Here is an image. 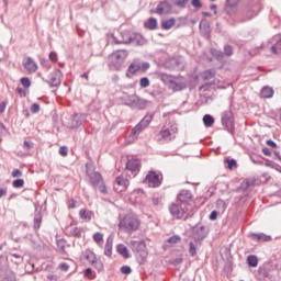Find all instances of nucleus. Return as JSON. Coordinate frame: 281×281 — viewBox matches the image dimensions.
<instances>
[{"label":"nucleus","instance_id":"nucleus-53","mask_svg":"<svg viewBox=\"0 0 281 281\" xmlns=\"http://www.w3.org/2000/svg\"><path fill=\"white\" fill-rule=\"evenodd\" d=\"M225 202L222 200V199H220V200H217L216 201V207H217V210H221L222 212H224V210H225Z\"/></svg>","mask_w":281,"mask_h":281},{"label":"nucleus","instance_id":"nucleus-51","mask_svg":"<svg viewBox=\"0 0 281 281\" xmlns=\"http://www.w3.org/2000/svg\"><path fill=\"white\" fill-rule=\"evenodd\" d=\"M22 147L24 148V150H32V148H34V143L30 140H24Z\"/></svg>","mask_w":281,"mask_h":281},{"label":"nucleus","instance_id":"nucleus-24","mask_svg":"<svg viewBox=\"0 0 281 281\" xmlns=\"http://www.w3.org/2000/svg\"><path fill=\"white\" fill-rule=\"evenodd\" d=\"M131 43H133V45H146V40L142 34H132Z\"/></svg>","mask_w":281,"mask_h":281},{"label":"nucleus","instance_id":"nucleus-52","mask_svg":"<svg viewBox=\"0 0 281 281\" xmlns=\"http://www.w3.org/2000/svg\"><path fill=\"white\" fill-rule=\"evenodd\" d=\"M226 164H227L229 170H232L233 168H236V166H237L236 159H234V158L226 159Z\"/></svg>","mask_w":281,"mask_h":281},{"label":"nucleus","instance_id":"nucleus-15","mask_svg":"<svg viewBox=\"0 0 281 281\" xmlns=\"http://www.w3.org/2000/svg\"><path fill=\"white\" fill-rule=\"evenodd\" d=\"M172 4L168 1H160L156 8V14H170Z\"/></svg>","mask_w":281,"mask_h":281},{"label":"nucleus","instance_id":"nucleus-4","mask_svg":"<svg viewBox=\"0 0 281 281\" xmlns=\"http://www.w3.org/2000/svg\"><path fill=\"white\" fill-rule=\"evenodd\" d=\"M262 10V4L260 3V0H255L254 2L249 3L245 9V18H241V23H245L247 21H251V19H255V16H258V12Z\"/></svg>","mask_w":281,"mask_h":281},{"label":"nucleus","instance_id":"nucleus-48","mask_svg":"<svg viewBox=\"0 0 281 281\" xmlns=\"http://www.w3.org/2000/svg\"><path fill=\"white\" fill-rule=\"evenodd\" d=\"M180 241H181V237L179 235H173L168 238V243H170L171 245H177V243H180Z\"/></svg>","mask_w":281,"mask_h":281},{"label":"nucleus","instance_id":"nucleus-56","mask_svg":"<svg viewBox=\"0 0 281 281\" xmlns=\"http://www.w3.org/2000/svg\"><path fill=\"white\" fill-rule=\"evenodd\" d=\"M11 176L16 179L19 177H23V172L20 169H14L11 173Z\"/></svg>","mask_w":281,"mask_h":281},{"label":"nucleus","instance_id":"nucleus-38","mask_svg":"<svg viewBox=\"0 0 281 281\" xmlns=\"http://www.w3.org/2000/svg\"><path fill=\"white\" fill-rule=\"evenodd\" d=\"M145 27L147 30H157V19L150 18L147 22H145Z\"/></svg>","mask_w":281,"mask_h":281},{"label":"nucleus","instance_id":"nucleus-36","mask_svg":"<svg viewBox=\"0 0 281 281\" xmlns=\"http://www.w3.org/2000/svg\"><path fill=\"white\" fill-rule=\"evenodd\" d=\"M139 69H142V64H137V63H132L128 68L127 71L132 75L137 74V71H139Z\"/></svg>","mask_w":281,"mask_h":281},{"label":"nucleus","instance_id":"nucleus-3","mask_svg":"<svg viewBox=\"0 0 281 281\" xmlns=\"http://www.w3.org/2000/svg\"><path fill=\"white\" fill-rule=\"evenodd\" d=\"M128 56V50L120 49L110 55V69L112 71H122L124 69V61Z\"/></svg>","mask_w":281,"mask_h":281},{"label":"nucleus","instance_id":"nucleus-27","mask_svg":"<svg viewBox=\"0 0 281 281\" xmlns=\"http://www.w3.org/2000/svg\"><path fill=\"white\" fill-rule=\"evenodd\" d=\"M43 223V215L41 211H35L34 215V229H41V224Z\"/></svg>","mask_w":281,"mask_h":281},{"label":"nucleus","instance_id":"nucleus-42","mask_svg":"<svg viewBox=\"0 0 281 281\" xmlns=\"http://www.w3.org/2000/svg\"><path fill=\"white\" fill-rule=\"evenodd\" d=\"M248 267H258V257L250 255L247 257Z\"/></svg>","mask_w":281,"mask_h":281},{"label":"nucleus","instance_id":"nucleus-62","mask_svg":"<svg viewBox=\"0 0 281 281\" xmlns=\"http://www.w3.org/2000/svg\"><path fill=\"white\" fill-rule=\"evenodd\" d=\"M209 218H210V221H216V218H218V212L212 211Z\"/></svg>","mask_w":281,"mask_h":281},{"label":"nucleus","instance_id":"nucleus-8","mask_svg":"<svg viewBox=\"0 0 281 281\" xmlns=\"http://www.w3.org/2000/svg\"><path fill=\"white\" fill-rule=\"evenodd\" d=\"M145 181L148 182L149 188H159L164 181V176L157 171H149Z\"/></svg>","mask_w":281,"mask_h":281},{"label":"nucleus","instance_id":"nucleus-45","mask_svg":"<svg viewBox=\"0 0 281 281\" xmlns=\"http://www.w3.org/2000/svg\"><path fill=\"white\" fill-rule=\"evenodd\" d=\"M92 238H93V241L97 243V245H100V243L104 240V234L97 232L93 234Z\"/></svg>","mask_w":281,"mask_h":281},{"label":"nucleus","instance_id":"nucleus-50","mask_svg":"<svg viewBox=\"0 0 281 281\" xmlns=\"http://www.w3.org/2000/svg\"><path fill=\"white\" fill-rule=\"evenodd\" d=\"M12 186L14 188H23V186H25V180L23 179H16L12 182Z\"/></svg>","mask_w":281,"mask_h":281},{"label":"nucleus","instance_id":"nucleus-41","mask_svg":"<svg viewBox=\"0 0 281 281\" xmlns=\"http://www.w3.org/2000/svg\"><path fill=\"white\" fill-rule=\"evenodd\" d=\"M70 236H75V238H81L82 236V228L74 227L69 231Z\"/></svg>","mask_w":281,"mask_h":281},{"label":"nucleus","instance_id":"nucleus-37","mask_svg":"<svg viewBox=\"0 0 281 281\" xmlns=\"http://www.w3.org/2000/svg\"><path fill=\"white\" fill-rule=\"evenodd\" d=\"M196 251H199V246L195 243L190 241L189 243V254H190L191 258L196 257Z\"/></svg>","mask_w":281,"mask_h":281},{"label":"nucleus","instance_id":"nucleus-28","mask_svg":"<svg viewBox=\"0 0 281 281\" xmlns=\"http://www.w3.org/2000/svg\"><path fill=\"white\" fill-rule=\"evenodd\" d=\"M261 98H273V88L265 86L260 92Z\"/></svg>","mask_w":281,"mask_h":281},{"label":"nucleus","instance_id":"nucleus-5","mask_svg":"<svg viewBox=\"0 0 281 281\" xmlns=\"http://www.w3.org/2000/svg\"><path fill=\"white\" fill-rule=\"evenodd\" d=\"M150 122H153V114L145 115L144 119L132 130L131 137H133V139L139 137L142 131H144Z\"/></svg>","mask_w":281,"mask_h":281},{"label":"nucleus","instance_id":"nucleus-49","mask_svg":"<svg viewBox=\"0 0 281 281\" xmlns=\"http://www.w3.org/2000/svg\"><path fill=\"white\" fill-rule=\"evenodd\" d=\"M121 273L124 276H131V273H133V269H131V266H123L121 267Z\"/></svg>","mask_w":281,"mask_h":281},{"label":"nucleus","instance_id":"nucleus-44","mask_svg":"<svg viewBox=\"0 0 281 281\" xmlns=\"http://www.w3.org/2000/svg\"><path fill=\"white\" fill-rule=\"evenodd\" d=\"M188 3H190V0H176L173 2V5H176L177 8H180L181 10L186 9Z\"/></svg>","mask_w":281,"mask_h":281},{"label":"nucleus","instance_id":"nucleus-60","mask_svg":"<svg viewBox=\"0 0 281 281\" xmlns=\"http://www.w3.org/2000/svg\"><path fill=\"white\" fill-rule=\"evenodd\" d=\"M191 4L193 8H203V3H201V0H192Z\"/></svg>","mask_w":281,"mask_h":281},{"label":"nucleus","instance_id":"nucleus-13","mask_svg":"<svg viewBox=\"0 0 281 281\" xmlns=\"http://www.w3.org/2000/svg\"><path fill=\"white\" fill-rule=\"evenodd\" d=\"M211 53H212V56H214V58H216L217 60H223L225 56H232V54H234V50L232 46L225 45L224 53L218 49H212Z\"/></svg>","mask_w":281,"mask_h":281},{"label":"nucleus","instance_id":"nucleus-46","mask_svg":"<svg viewBox=\"0 0 281 281\" xmlns=\"http://www.w3.org/2000/svg\"><path fill=\"white\" fill-rule=\"evenodd\" d=\"M139 87L142 89H147V87H150V79H148V77H143L139 80Z\"/></svg>","mask_w":281,"mask_h":281},{"label":"nucleus","instance_id":"nucleus-63","mask_svg":"<svg viewBox=\"0 0 281 281\" xmlns=\"http://www.w3.org/2000/svg\"><path fill=\"white\" fill-rule=\"evenodd\" d=\"M59 155H61V157H67L68 151L66 146L59 148Z\"/></svg>","mask_w":281,"mask_h":281},{"label":"nucleus","instance_id":"nucleus-30","mask_svg":"<svg viewBox=\"0 0 281 281\" xmlns=\"http://www.w3.org/2000/svg\"><path fill=\"white\" fill-rule=\"evenodd\" d=\"M216 76V69L211 68L202 72V80H212Z\"/></svg>","mask_w":281,"mask_h":281},{"label":"nucleus","instance_id":"nucleus-1","mask_svg":"<svg viewBox=\"0 0 281 281\" xmlns=\"http://www.w3.org/2000/svg\"><path fill=\"white\" fill-rule=\"evenodd\" d=\"M139 225H142V220H139V216L134 213L126 214L119 223L120 229H123L127 234L137 232V229H139Z\"/></svg>","mask_w":281,"mask_h":281},{"label":"nucleus","instance_id":"nucleus-29","mask_svg":"<svg viewBox=\"0 0 281 281\" xmlns=\"http://www.w3.org/2000/svg\"><path fill=\"white\" fill-rule=\"evenodd\" d=\"M85 120H86L85 114H75L72 117V125L82 126V123L85 122Z\"/></svg>","mask_w":281,"mask_h":281},{"label":"nucleus","instance_id":"nucleus-32","mask_svg":"<svg viewBox=\"0 0 281 281\" xmlns=\"http://www.w3.org/2000/svg\"><path fill=\"white\" fill-rule=\"evenodd\" d=\"M116 249L117 254H120V256H122L123 258H131V255H128V248H126V246H124L123 244H120Z\"/></svg>","mask_w":281,"mask_h":281},{"label":"nucleus","instance_id":"nucleus-35","mask_svg":"<svg viewBox=\"0 0 281 281\" xmlns=\"http://www.w3.org/2000/svg\"><path fill=\"white\" fill-rule=\"evenodd\" d=\"M175 23H176L175 18L162 21V23H161L162 30H172Z\"/></svg>","mask_w":281,"mask_h":281},{"label":"nucleus","instance_id":"nucleus-43","mask_svg":"<svg viewBox=\"0 0 281 281\" xmlns=\"http://www.w3.org/2000/svg\"><path fill=\"white\" fill-rule=\"evenodd\" d=\"M116 183H117V186H122V188H127L128 187V179L124 178L123 176H119L116 178Z\"/></svg>","mask_w":281,"mask_h":281},{"label":"nucleus","instance_id":"nucleus-58","mask_svg":"<svg viewBox=\"0 0 281 281\" xmlns=\"http://www.w3.org/2000/svg\"><path fill=\"white\" fill-rule=\"evenodd\" d=\"M238 1L240 0H226V5L228 8H234L235 5H238Z\"/></svg>","mask_w":281,"mask_h":281},{"label":"nucleus","instance_id":"nucleus-22","mask_svg":"<svg viewBox=\"0 0 281 281\" xmlns=\"http://www.w3.org/2000/svg\"><path fill=\"white\" fill-rule=\"evenodd\" d=\"M252 236L258 243H269L271 240V236L263 233H254Z\"/></svg>","mask_w":281,"mask_h":281},{"label":"nucleus","instance_id":"nucleus-23","mask_svg":"<svg viewBox=\"0 0 281 281\" xmlns=\"http://www.w3.org/2000/svg\"><path fill=\"white\" fill-rule=\"evenodd\" d=\"M190 199H192V193L188 190L181 191L178 195V201H180V203H188Z\"/></svg>","mask_w":281,"mask_h":281},{"label":"nucleus","instance_id":"nucleus-34","mask_svg":"<svg viewBox=\"0 0 281 281\" xmlns=\"http://www.w3.org/2000/svg\"><path fill=\"white\" fill-rule=\"evenodd\" d=\"M7 260H11V262H14V265H21V262H23V257L21 255H9L7 257Z\"/></svg>","mask_w":281,"mask_h":281},{"label":"nucleus","instance_id":"nucleus-14","mask_svg":"<svg viewBox=\"0 0 281 281\" xmlns=\"http://www.w3.org/2000/svg\"><path fill=\"white\" fill-rule=\"evenodd\" d=\"M61 78H63V71L57 69L48 76V85L52 87H58V85H60Z\"/></svg>","mask_w":281,"mask_h":281},{"label":"nucleus","instance_id":"nucleus-26","mask_svg":"<svg viewBox=\"0 0 281 281\" xmlns=\"http://www.w3.org/2000/svg\"><path fill=\"white\" fill-rule=\"evenodd\" d=\"M195 235L198 236L199 240H203L207 236V229L205 226H196Z\"/></svg>","mask_w":281,"mask_h":281},{"label":"nucleus","instance_id":"nucleus-2","mask_svg":"<svg viewBox=\"0 0 281 281\" xmlns=\"http://www.w3.org/2000/svg\"><path fill=\"white\" fill-rule=\"evenodd\" d=\"M179 127H177V123L168 121L162 125L160 132L158 133V139L162 142H173V139H177Z\"/></svg>","mask_w":281,"mask_h":281},{"label":"nucleus","instance_id":"nucleus-33","mask_svg":"<svg viewBox=\"0 0 281 281\" xmlns=\"http://www.w3.org/2000/svg\"><path fill=\"white\" fill-rule=\"evenodd\" d=\"M3 281H16V274L14 273V271L7 269L4 271Z\"/></svg>","mask_w":281,"mask_h":281},{"label":"nucleus","instance_id":"nucleus-59","mask_svg":"<svg viewBox=\"0 0 281 281\" xmlns=\"http://www.w3.org/2000/svg\"><path fill=\"white\" fill-rule=\"evenodd\" d=\"M59 269H60V271H69V263H67V262H61V263L59 265Z\"/></svg>","mask_w":281,"mask_h":281},{"label":"nucleus","instance_id":"nucleus-11","mask_svg":"<svg viewBox=\"0 0 281 281\" xmlns=\"http://www.w3.org/2000/svg\"><path fill=\"white\" fill-rule=\"evenodd\" d=\"M131 247L132 251H134V254H138L140 258L144 259L148 256L146 254V244L144 241H132Z\"/></svg>","mask_w":281,"mask_h":281},{"label":"nucleus","instance_id":"nucleus-25","mask_svg":"<svg viewBox=\"0 0 281 281\" xmlns=\"http://www.w3.org/2000/svg\"><path fill=\"white\" fill-rule=\"evenodd\" d=\"M79 216L82 221H91V218H93V212L87 209H81L79 211Z\"/></svg>","mask_w":281,"mask_h":281},{"label":"nucleus","instance_id":"nucleus-10","mask_svg":"<svg viewBox=\"0 0 281 281\" xmlns=\"http://www.w3.org/2000/svg\"><path fill=\"white\" fill-rule=\"evenodd\" d=\"M222 124L227 131H234V113H232V111L224 112Z\"/></svg>","mask_w":281,"mask_h":281},{"label":"nucleus","instance_id":"nucleus-12","mask_svg":"<svg viewBox=\"0 0 281 281\" xmlns=\"http://www.w3.org/2000/svg\"><path fill=\"white\" fill-rule=\"evenodd\" d=\"M22 65L29 74H36V71H38V64H36L32 57L24 58Z\"/></svg>","mask_w":281,"mask_h":281},{"label":"nucleus","instance_id":"nucleus-39","mask_svg":"<svg viewBox=\"0 0 281 281\" xmlns=\"http://www.w3.org/2000/svg\"><path fill=\"white\" fill-rule=\"evenodd\" d=\"M200 30L205 35L210 34V23H207V20H202L200 22Z\"/></svg>","mask_w":281,"mask_h":281},{"label":"nucleus","instance_id":"nucleus-6","mask_svg":"<svg viewBox=\"0 0 281 281\" xmlns=\"http://www.w3.org/2000/svg\"><path fill=\"white\" fill-rule=\"evenodd\" d=\"M110 41L113 45H130L131 41H133V34L128 31L121 32V40L115 36V34H110Z\"/></svg>","mask_w":281,"mask_h":281},{"label":"nucleus","instance_id":"nucleus-9","mask_svg":"<svg viewBox=\"0 0 281 281\" xmlns=\"http://www.w3.org/2000/svg\"><path fill=\"white\" fill-rule=\"evenodd\" d=\"M169 212H170L171 216H173V218L181 220V218H184V216H186V209H183V206H181L180 204H177V203H172L169 206Z\"/></svg>","mask_w":281,"mask_h":281},{"label":"nucleus","instance_id":"nucleus-61","mask_svg":"<svg viewBox=\"0 0 281 281\" xmlns=\"http://www.w3.org/2000/svg\"><path fill=\"white\" fill-rule=\"evenodd\" d=\"M140 69H142V71H147V69H150V63L144 61V63L140 65Z\"/></svg>","mask_w":281,"mask_h":281},{"label":"nucleus","instance_id":"nucleus-54","mask_svg":"<svg viewBox=\"0 0 281 281\" xmlns=\"http://www.w3.org/2000/svg\"><path fill=\"white\" fill-rule=\"evenodd\" d=\"M99 189V191L102 193V194H108L109 191L106 190V184H104V182L100 183L98 187H95Z\"/></svg>","mask_w":281,"mask_h":281},{"label":"nucleus","instance_id":"nucleus-55","mask_svg":"<svg viewBox=\"0 0 281 281\" xmlns=\"http://www.w3.org/2000/svg\"><path fill=\"white\" fill-rule=\"evenodd\" d=\"M49 60H52V63H58V54H56V52H50Z\"/></svg>","mask_w":281,"mask_h":281},{"label":"nucleus","instance_id":"nucleus-40","mask_svg":"<svg viewBox=\"0 0 281 281\" xmlns=\"http://www.w3.org/2000/svg\"><path fill=\"white\" fill-rule=\"evenodd\" d=\"M91 267H94L97 271H104V263H102V260L100 259H94V261L91 263Z\"/></svg>","mask_w":281,"mask_h":281},{"label":"nucleus","instance_id":"nucleus-57","mask_svg":"<svg viewBox=\"0 0 281 281\" xmlns=\"http://www.w3.org/2000/svg\"><path fill=\"white\" fill-rule=\"evenodd\" d=\"M38 111H41V105L38 103H33L31 106V112L38 113Z\"/></svg>","mask_w":281,"mask_h":281},{"label":"nucleus","instance_id":"nucleus-18","mask_svg":"<svg viewBox=\"0 0 281 281\" xmlns=\"http://www.w3.org/2000/svg\"><path fill=\"white\" fill-rule=\"evenodd\" d=\"M98 257L95 256V252H93L92 250H85L81 254V260H87V262H89V265H93V262L95 261Z\"/></svg>","mask_w":281,"mask_h":281},{"label":"nucleus","instance_id":"nucleus-21","mask_svg":"<svg viewBox=\"0 0 281 281\" xmlns=\"http://www.w3.org/2000/svg\"><path fill=\"white\" fill-rule=\"evenodd\" d=\"M255 183H256V181L246 179L240 183L238 190L241 192H247V190H249L251 187H254Z\"/></svg>","mask_w":281,"mask_h":281},{"label":"nucleus","instance_id":"nucleus-7","mask_svg":"<svg viewBox=\"0 0 281 281\" xmlns=\"http://www.w3.org/2000/svg\"><path fill=\"white\" fill-rule=\"evenodd\" d=\"M126 106H130L131 109H136L138 111H144L150 102L146 99H142L139 97H132L126 103Z\"/></svg>","mask_w":281,"mask_h":281},{"label":"nucleus","instance_id":"nucleus-47","mask_svg":"<svg viewBox=\"0 0 281 281\" xmlns=\"http://www.w3.org/2000/svg\"><path fill=\"white\" fill-rule=\"evenodd\" d=\"M21 85H22L25 89H30V87H32V81H30V78L23 77V78L21 79Z\"/></svg>","mask_w":281,"mask_h":281},{"label":"nucleus","instance_id":"nucleus-64","mask_svg":"<svg viewBox=\"0 0 281 281\" xmlns=\"http://www.w3.org/2000/svg\"><path fill=\"white\" fill-rule=\"evenodd\" d=\"M210 87H212L210 83H205L200 87V91H210Z\"/></svg>","mask_w":281,"mask_h":281},{"label":"nucleus","instance_id":"nucleus-17","mask_svg":"<svg viewBox=\"0 0 281 281\" xmlns=\"http://www.w3.org/2000/svg\"><path fill=\"white\" fill-rule=\"evenodd\" d=\"M169 89H172V91H183L186 83L181 82L179 79H171L169 80Z\"/></svg>","mask_w":281,"mask_h":281},{"label":"nucleus","instance_id":"nucleus-16","mask_svg":"<svg viewBox=\"0 0 281 281\" xmlns=\"http://www.w3.org/2000/svg\"><path fill=\"white\" fill-rule=\"evenodd\" d=\"M104 179H102V173L94 171L90 175V183L93 186V188H97L100 186V183H103Z\"/></svg>","mask_w":281,"mask_h":281},{"label":"nucleus","instance_id":"nucleus-31","mask_svg":"<svg viewBox=\"0 0 281 281\" xmlns=\"http://www.w3.org/2000/svg\"><path fill=\"white\" fill-rule=\"evenodd\" d=\"M203 124L206 128H210L214 125V116H212L211 114H205L203 116Z\"/></svg>","mask_w":281,"mask_h":281},{"label":"nucleus","instance_id":"nucleus-19","mask_svg":"<svg viewBox=\"0 0 281 281\" xmlns=\"http://www.w3.org/2000/svg\"><path fill=\"white\" fill-rule=\"evenodd\" d=\"M104 256L111 258L113 256V237H108L104 246Z\"/></svg>","mask_w":281,"mask_h":281},{"label":"nucleus","instance_id":"nucleus-20","mask_svg":"<svg viewBox=\"0 0 281 281\" xmlns=\"http://www.w3.org/2000/svg\"><path fill=\"white\" fill-rule=\"evenodd\" d=\"M127 170L131 172H137L139 170V160L138 159H131L126 164Z\"/></svg>","mask_w":281,"mask_h":281}]
</instances>
